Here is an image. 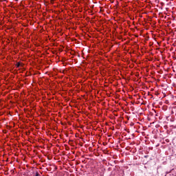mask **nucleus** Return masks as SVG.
<instances>
[{
    "label": "nucleus",
    "mask_w": 176,
    "mask_h": 176,
    "mask_svg": "<svg viewBox=\"0 0 176 176\" xmlns=\"http://www.w3.org/2000/svg\"><path fill=\"white\" fill-rule=\"evenodd\" d=\"M21 65V63H20V62H19V63H17L16 64V68H19Z\"/></svg>",
    "instance_id": "nucleus-1"
},
{
    "label": "nucleus",
    "mask_w": 176,
    "mask_h": 176,
    "mask_svg": "<svg viewBox=\"0 0 176 176\" xmlns=\"http://www.w3.org/2000/svg\"><path fill=\"white\" fill-rule=\"evenodd\" d=\"M174 105H176V103H173Z\"/></svg>",
    "instance_id": "nucleus-2"
}]
</instances>
